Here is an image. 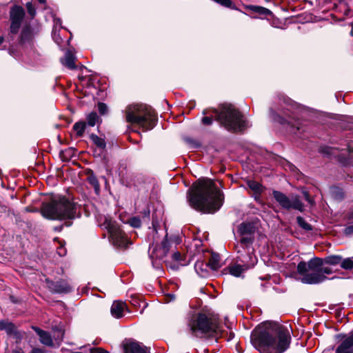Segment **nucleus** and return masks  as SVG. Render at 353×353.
Returning a JSON list of instances; mask_svg holds the SVG:
<instances>
[{"mask_svg":"<svg viewBox=\"0 0 353 353\" xmlns=\"http://www.w3.org/2000/svg\"><path fill=\"white\" fill-rule=\"evenodd\" d=\"M24 17L25 10L21 6L14 5L11 8L10 26L7 37L9 43L8 53L16 59H21L26 55L37 60L41 54L36 48L34 37L39 31H36L29 25H26L18 34Z\"/></svg>","mask_w":353,"mask_h":353,"instance_id":"nucleus-1","label":"nucleus"},{"mask_svg":"<svg viewBox=\"0 0 353 353\" xmlns=\"http://www.w3.org/2000/svg\"><path fill=\"white\" fill-rule=\"evenodd\" d=\"M250 341L261 353H283L289 347L291 337L286 327L266 323L252 332Z\"/></svg>","mask_w":353,"mask_h":353,"instance_id":"nucleus-2","label":"nucleus"},{"mask_svg":"<svg viewBox=\"0 0 353 353\" xmlns=\"http://www.w3.org/2000/svg\"><path fill=\"white\" fill-rule=\"evenodd\" d=\"M190 205L203 213H214L223 203V194L214 182L209 179L200 180L188 190Z\"/></svg>","mask_w":353,"mask_h":353,"instance_id":"nucleus-3","label":"nucleus"},{"mask_svg":"<svg viewBox=\"0 0 353 353\" xmlns=\"http://www.w3.org/2000/svg\"><path fill=\"white\" fill-rule=\"evenodd\" d=\"M239 239L234 245V249L240 261L246 263L247 266L257 263L254 254L253 243L255 241L256 227L252 223H241L237 229Z\"/></svg>","mask_w":353,"mask_h":353,"instance_id":"nucleus-4","label":"nucleus"},{"mask_svg":"<svg viewBox=\"0 0 353 353\" xmlns=\"http://www.w3.org/2000/svg\"><path fill=\"white\" fill-rule=\"evenodd\" d=\"M41 214L46 219L53 220L73 219L77 216L75 203L65 196H56L49 203H43Z\"/></svg>","mask_w":353,"mask_h":353,"instance_id":"nucleus-5","label":"nucleus"},{"mask_svg":"<svg viewBox=\"0 0 353 353\" xmlns=\"http://www.w3.org/2000/svg\"><path fill=\"white\" fill-rule=\"evenodd\" d=\"M126 121L137 125L143 130H150L156 125V114L154 110L145 104L129 105L125 111Z\"/></svg>","mask_w":353,"mask_h":353,"instance_id":"nucleus-6","label":"nucleus"},{"mask_svg":"<svg viewBox=\"0 0 353 353\" xmlns=\"http://www.w3.org/2000/svg\"><path fill=\"white\" fill-rule=\"evenodd\" d=\"M213 114L216 119L230 131H243L248 127V122L232 104H223L220 111L213 110Z\"/></svg>","mask_w":353,"mask_h":353,"instance_id":"nucleus-7","label":"nucleus"},{"mask_svg":"<svg viewBox=\"0 0 353 353\" xmlns=\"http://www.w3.org/2000/svg\"><path fill=\"white\" fill-rule=\"evenodd\" d=\"M323 266L322 259L314 257L310 259L307 263L301 261L297 265V272L302 275L301 281L305 284H319L324 282L327 277L319 270Z\"/></svg>","mask_w":353,"mask_h":353,"instance_id":"nucleus-8","label":"nucleus"},{"mask_svg":"<svg viewBox=\"0 0 353 353\" xmlns=\"http://www.w3.org/2000/svg\"><path fill=\"white\" fill-rule=\"evenodd\" d=\"M188 327L192 335L201 337L203 334L214 335L218 331L219 325L214 316L199 313L191 318Z\"/></svg>","mask_w":353,"mask_h":353,"instance_id":"nucleus-9","label":"nucleus"},{"mask_svg":"<svg viewBox=\"0 0 353 353\" xmlns=\"http://www.w3.org/2000/svg\"><path fill=\"white\" fill-rule=\"evenodd\" d=\"M103 225L108 230L110 241L114 245L120 248L127 247L128 239L114 221L110 218H105Z\"/></svg>","mask_w":353,"mask_h":353,"instance_id":"nucleus-10","label":"nucleus"},{"mask_svg":"<svg viewBox=\"0 0 353 353\" xmlns=\"http://www.w3.org/2000/svg\"><path fill=\"white\" fill-rule=\"evenodd\" d=\"M272 195L276 202L284 209H294L300 212L303 210V204L298 196H292L290 198L283 192L277 190H274Z\"/></svg>","mask_w":353,"mask_h":353,"instance_id":"nucleus-11","label":"nucleus"},{"mask_svg":"<svg viewBox=\"0 0 353 353\" xmlns=\"http://www.w3.org/2000/svg\"><path fill=\"white\" fill-rule=\"evenodd\" d=\"M170 243L168 240L166 235L162 241L161 245L154 247L152 248V250H151V248H150L149 253L150 258L152 259H163L167 256L170 249Z\"/></svg>","mask_w":353,"mask_h":353,"instance_id":"nucleus-12","label":"nucleus"},{"mask_svg":"<svg viewBox=\"0 0 353 353\" xmlns=\"http://www.w3.org/2000/svg\"><path fill=\"white\" fill-rule=\"evenodd\" d=\"M48 288L54 293H68L72 290L71 285L65 280L56 282L46 279Z\"/></svg>","mask_w":353,"mask_h":353,"instance_id":"nucleus-13","label":"nucleus"},{"mask_svg":"<svg viewBox=\"0 0 353 353\" xmlns=\"http://www.w3.org/2000/svg\"><path fill=\"white\" fill-rule=\"evenodd\" d=\"M125 353H148V347L141 343L133 341L127 340L123 343Z\"/></svg>","mask_w":353,"mask_h":353,"instance_id":"nucleus-14","label":"nucleus"},{"mask_svg":"<svg viewBox=\"0 0 353 353\" xmlns=\"http://www.w3.org/2000/svg\"><path fill=\"white\" fill-rule=\"evenodd\" d=\"M336 353H353V331L344 338L337 347Z\"/></svg>","mask_w":353,"mask_h":353,"instance_id":"nucleus-15","label":"nucleus"},{"mask_svg":"<svg viewBox=\"0 0 353 353\" xmlns=\"http://www.w3.org/2000/svg\"><path fill=\"white\" fill-rule=\"evenodd\" d=\"M236 261L239 263L230 266L229 268L230 273L234 276H240L242 272L247 270L249 268H253L256 263H254L252 265L247 266L246 263L240 261L236 254Z\"/></svg>","mask_w":353,"mask_h":353,"instance_id":"nucleus-16","label":"nucleus"},{"mask_svg":"<svg viewBox=\"0 0 353 353\" xmlns=\"http://www.w3.org/2000/svg\"><path fill=\"white\" fill-rule=\"evenodd\" d=\"M32 330L35 331V332L39 335V341L40 342L48 347H52L53 340L52 339V336L50 334L46 331L42 330L41 329L39 328L38 327L32 326Z\"/></svg>","mask_w":353,"mask_h":353,"instance_id":"nucleus-17","label":"nucleus"},{"mask_svg":"<svg viewBox=\"0 0 353 353\" xmlns=\"http://www.w3.org/2000/svg\"><path fill=\"white\" fill-rule=\"evenodd\" d=\"M194 270L201 277H207L210 275V268L207 263L198 260L194 265Z\"/></svg>","mask_w":353,"mask_h":353,"instance_id":"nucleus-18","label":"nucleus"},{"mask_svg":"<svg viewBox=\"0 0 353 353\" xmlns=\"http://www.w3.org/2000/svg\"><path fill=\"white\" fill-rule=\"evenodd\" d=\"M75 60L76 57L74 54L70 50H68L65 53L64 57L61 59V62L68 69L74 70L77 68V65H75Z\"/></svg>","mask_w":353,"mask_h":353,"instance_id":"nucleus-19","label":"nucleus"},{"mask_svg":"<svg viewBox=\"0 0 353 353\" xmlns=\"http://www.w3.org/2000/svg\"><path fill=\"white\" fill-rule=\"evenodd\" d=\"M125 308V303L119 301H114L110 309L111 314L114 317L119 319L123 316Z\"/></svg>","mask_w":353,"mask_h":353,"instance_id":"nucleus-20","label":"nucleus"},{"mask_svg":"<svg viewBox=\"0 0 353 353\" xmlns=\"http://www.w3.org/2000/svg\"><path fill=\"white\" fill-rule=\"evenodd\" d=\"M285 114L288 117V118H286V119L283 118V117H281L280 115H279L272 109L270 110V117L274 121L278 122L279 123L282 124V125H285L287 123L288 125L293 126L294 124H293V122L292 120V118L291 117V116L285 112Z\"/></svg>","mask_w":353,"mask_h":353,"instance_id":"nucleus-21","label":"nucleus"},{"mask_svg":"<svg viewBox=\"0 0 353 353\" xmlns=\"http://www.w3.org/2000/svg\"><path fill=\"white\" fill-rule=\"evenodd\" d=\"M247 184L249 188L254 192L255 194V199H259L260 194H261L264 189L262 185L259 182L253 180L248 181Z\"/></svg>","mask_w":353,"mask_h":353,"instance_id":"nucleus-22","label":"nucleus"},{"mask_svg":"<svg viewBox=\"0 0 353 353\" xmlns=\"http://www.w3.org/2000/svg\"><path fill=\"white\" fill-rule=\"evenodd\" d=\"M0 330H5L10 335L16 334L15 325L7 321H0Z\"/></svg>","mask_w":353,"mask_h":353,"instance_id":"nucleus-23","label":"nucleus"},{"mask_svg":"<svg viewBox=\"0 0 353 353\" xmlns=\"http://www.w3.org/2000/svg\"><path fill=\"white\" fill-rule=\"evenodd\" d=\"M207 263L210 266L211 270H217L221 267L219 255L216 254H212Z\"/></svg>","mask_w":353,"mask_h":353,"instance_id":"nucleus-24","label":"nucleus"},{"mask_svg":"<svg viewBox=\"0 0 353 353\" xmlns=\"http://www.w3.org/2000/svg\"><path fill=\"white\" fill-rule=\"evenodd\" d=\"M323 265L328 264L330 265H340L341 262V256L339 255H331L322 259Z\"/></svg>","mask_w":353,"mask_h":353,"instance_id":"nucleus-25","label":"nucleus"},{"mask_svg":"<svg viewBox=\"0 0 353 353\" xmlns=\"http://www.w3.org/2000/svg\"><path fill=\"white\" fill-rule=\"evenodd\" d=\"M220 336L221 337L225 338L228 341L232 340L234 337V333L231 330H221L219 327L218 331L214 333V336Z\"/></svg>","mask_w":353,"mask_h":353,"instance_id":"nucleus-26","label":"nucleus"},{"mask_svg":"<svg viewBox=\"0 0 353 353\" xmlns=\"http://www.w3.org/2000/svg\"><path fill=\"white\" fill-rule=\"evenodd\" d=\"M90 138L94 145H96L99 149L104 150L105 148L106 143L103 139L94 134H90Z\"/></svg>","mask_w":353,"mask_h":353,"instance_id":"nucleus-27","label":"nucleus"},{"mask_svg":"<svg viewBox=\"0 0 353 353\" xmlns=\"http://www.w3.org/2000/svg\"><path fill=\"white\" fill-rule=\"evenodd\" d=\"M85 123L83 121L77 122L73 125V130L76 132L78 137H82L85 129Z\"/></svg>","mask_w":353,"mask_h":353,"instance_id":"nucleus-28","label":"nucleus"},{"mask_svg":"<svg viewBox=\"0 0 353 353\" xmlns=\"http://www.w3.org/2000/svg\"><path fill=\"white\" fill-rule=\"evenodd\" d=\"M86 120L88 125L93 127L99 121V117L96 112H92L87 116Z\"/></svg>","mask_w":353,"mask_h":353,"instance_id":"nucleus-29","label":"nucleus"},{"mask_svg":"<svg viewBox=\"0 0 353 353\" xmlns=\"http://www.w3.org/2000/svg\"><path fill=\"white\" fill-rule=\"evenodd\" d=\"M88 183L94 188V190L97 193H98L100 190V185L97 178L92 174L88 177Z\"/></svg>","mask_w":353,"mask_h":353,"instance_id":"nucleus-30","label":"nucleus"},{"mask_svg":"<svg viewBox=\"0 0 353 353\" xmlns=\"http://www.w3.org/2000/svg\"><path fill=\"white\" fill-rule=\"evenodd\" d=\"M247 8L248 9L251 10L252 11H253L256 13H259L260 14L266 15L270 12L268 9L265 8L263 7H261V6H248Z\"/></svg>","mask_w":353,"mask_h":353,"instance_id":"nucleus-31","label":"nucleus"},{"mask_svg":"<svg viewBox=\"0 0 353 353\" xmlns=\"http://www.w3.org/2000/svg\"><path fill=\"white\" fill-rule=\"evenodd\" d=\"M296 221L297 223L302 229L306 231H311L312 230V225L309 224L303 217L297 216Z\"/></svg>","mask_w":353,"mask_h":353,"instance_id":"nucleus-32","label":"nucleus"},{"mask_svg":"<svg viewBox=\"0 0 353 353\" xmlns=\"http://www.w3.org/2000/svg\"><path fill=\"white\" fill-rule=\"evenodd\" d=\"M172 258L173 261L177 262L178 264L180 265L183 266L188 265V262L185 261L183 257L182 256L179 252H174L173 254L172 255Z\"/></svg>","mask_w":353,"mask_h":353,"instance_id":"nucleus-33","label":"nucleus"},{"mask_svg":"<svg viewBox=\"0 0 353 353\" xmlns=\"http://www.w3.org/2000/svg\"><path fill=\"white\" fill-rule=\"evenodd\" d=\"M341 267L345 270H351L353 268V260L350 258L343 259L340 263Z\"/></svg>","mask_w":353,"mask_h":353,"instance_id":"nucleus-34","label":"nucleus"},{"mask_svg":"<svg viewBox=\"0 0 353 353\" xmlns=\"http://www.w3.org/2000/svg\"><path fill=\"white\" fill-rule=\"evenodd\" d=\"M128 223L134 228H139L141 226V221L138 216H133L129 219Z\"/></svg>","mask_w":353,"mask_h":353,"instance_id":"nucleus-35","label":"nucleus"},{"mask_svg":"<svg viewBox=\"0 0 353 353\" xmlns=\"http://www.w3.org/2000/svg\"><path fill=\"white\" fill-rule=\"evenodd\" d=\"M98 110L101 115H104L108 112V106L105 103L99 102L97 105Z\"/></svg>","mask_w":353,"mask_h":353,"instance_id":"nucleus-36","label":"nucleus"},{"mask_svg":"<svg viewBox=\"0 0 353 353\" xmlns=\"http://www.w3.org/2000/svg\"><path fill=\"white\" fill-rule=\"evenodd\" d=\"M61 21L60 19H54V28H53V34L54 37H55L57 31L59 30L61 28Z\"/></svg>","mask_w":353,"mask_h":353,"instance_id":"nucleus-37","label":"nucleus"},{"mask_svg":"<svg viewBox=\"0 0 353 353\" xmlns=\"http://www.w3.org/2000/svg\"><path fill=\"white\" fill-rule=\"evenodd\" d=\"M332 194L337 199H342L343 198V193L338 188H334L332 190Z\"/></svg>","mask_w":353,"mask_h":353,"instance_id":"nucleus-38","label":"nucleus"},{"mask_svg":"<svg viewBox=\"0 0 353 353\" xmlns=\"http://www.w3.org/2000/svg\"><path fill=\"white\" fill-rule=\"evenodd\" d=\"M26 8L29 14L33 17L36 14V10L30 2L26 3Z\"/></svg>","mask_w":353,"mask_h":353,"instance_id":"nucleus-39","label":"nucleus"},{"mask_svg":"<svg viewBox=\"0 0 353 353\" xmlns=\"http://www.w3.org/2000/svg\"><path fill=\"white\" fill-rule=\"evenodd\" d=\"M319 270L323 274V275L325 276V274H331L332 273V270L330 268L323 267V265L319 268Z\"/></svg>","mask_w":353,"mask_h":353,"instance_id":"nucleus-40","label":"nucleus"},{"mask_svg":"<svg viewBox=\"0 0 353 353\" xmlns=\"http://www.w3.org/2000/svg\"><path fill=\"white\" fill-rule=\"evenodd\" d=\"M212 118L211 117H205L202 119V123L203 125H210L212 123Z\"/></svg>","mask_w":353,"mask_h":353,"instance_id":"nucleus-41","label":"nucleus"},{"mask_svg":"<svg viewBox=\"0 0 353 353\" xmlns=\"http://www.w3.org/2000/svg\"><path fill=\"white\" fill-rule=\"evenodd\" d=\"M66 252H67L66 249L63 246H61L57 248V254L60 256H65L66 254Z\"/></svg>","mask_w":353,"mask_h":353,"instance_id":"nucleus-42","label":"nucleus"},{"mask_svg":"<svg viewBox=\"0 0 353 353\" xmlns=\"http://www.w3.org/2000/svg\"><path fill=\"white\" fill-rule=\"evenodd\" d=\"M90 353H109V352L102 348L97 347V348H91Z\"/></svg>","mask_w":353,"mask_h":353,"instance_id":"nucleus-43","label":"nucleus"},{"mask_svg":"<svg viewBox=\"0 0 353 353\" xmlns=\"http://www.w3.org/2000/svg\"><path fill=\"white\" fill-rule=\"evenodd\" d=\"M345 218L349 221H353V207L349 210L345 215Z\"/></svg>","mask_w":353,"mask_h":353,"instance_id":"nucleus-44","label":"nucleus"},{"mask_svg":"<svg viewBox=\"0 0 353 353\" xmlns=\"http://www.w3.org/2000/svg\"><path fill=\"white\" fill-rule=\"evenodd\" d=\"M345 234L347 235L353 234V225L347 226L345 228Z\"/></svg>","mask_w":353,"mask_h":353,"instance_id":"nucleus-45","label":"nucleus"},{"mask_svg":"<svg viewBox=\"0 0 353 353\" xmlns=\"http://www.w3.org/2000/svg\"><path fill=\"white\" fill-rule=\"evenodd\" d=\"M63 332L61 330H58L57 339H55L56 341H59V343L63 340Z\"/></svg>","mask_w":353,"mask_h":353,"instance_id":"nucleus-46","label":"nucleus"},{"mask_svg":"<svg viewBox=\"0 0 353 353\" xmlns=\"http://www.w3.org/2000/svg\"><path fill=\"white\" fill-rule=\"evenodd\" d=\"M303 195H304V198L305 199L310 203H313V201L312 199L310 198V194H308L307 192H303Z\"/></svg>","mask_w":353,"mask_h":353,"instance_id":"nucleus-47","label":"nucleus"},{"mask_svg":"<svg viewBox=\"0 0 353 353\" xmlns=\"http://www.w3.org/2000/svg\"><path fill=\"white\" fill-rule=\"evenodd\" d=\"M323 152L327 154H335V153L332 151V148H327L322 150Z\"/></svg>","mask_w":353,"mask_h":353,"instance_id":"nucleus-48","label":"nucleus"},{"mask_svg":"<svg viewBox=\"0 0 353 353\" xmlns=\"http://www.w3.org/2000/svg\"><path fill=\"white\" fill-rule=\"evenodd\" d=\"M174 299H175V295H174V294H169L168 295L167 301H168V302H170V301H171L174 300Z\"/></svg>","mask_w":353,"mask_h":353,"instance_id":"nucleus-49","label":"nucleus"},{"mask_svg":"<svg viewBox=\"0 0 353 353\" xmlns=\"http://www.w3.org/2000/svg\"><path fill=\"white\" fill-rule=\"evenodd\" d=\"M31 353H45V352L41 350V349H39V348H34Z\"/></svg>","mask_w":353,"mask_h":353,"instance_id":"nucleus-50","label":"nucleus"},{"mask_svg":"<svg viewBox=\"0 0 353 353\" xmlns=\"http://www.w3.org/2000/svg\"><path fill=\"white\" fill-rule=\"evenodd\" d=\"M12 353H24L21 348H16L12 351Z\"/></svg>","mask_w":353,"mask_h":353,"instance_id":"nucleus-51","label":"nucleus"},{"mask_svg":"<svg viewBox=\"0 0 353 353\" xmlns=\"http://www.w3.org/2000/svg\"><path fill=\"white\" fill-rule=\"evenodd\" d=\"M332 351H333V347H331V348H327V349L325 350L322 353H332Z\"/></svg>","mask_w":353,"mask_h":353,"instance_id":"nucleus-52","label":"nucleus"},{"mask_svg":"<svg viewBox=\"0 0 353 353\" xmlns=\"http://www.w3.org/2000/svg\"><path fill=\"white\" fill-rule=\"evenodd\" d=\"M144 216L145 217H149L150 216V210H145L143 212Z\"/></svg>","mask_w":353,"mask_h":353,"instance_id":"nucleus-53","label":"nucleus"},{"mask_svg":"<svg viewBox=\"0 0 353 353\" xmlns=\"http://www.w3.org/2000/svg\"><path fill=\"white\" fill-rule=\"evenodd\" d=\"M5 39L3 36H0V46L3 43Z\"/></svg>","mask_w":353,"mask_h":353,"instance_id":"nucleus-54","label":"nucleus"},{"mask_svg":"<svg viewBox=\"0 0 353 353\" xmlns=\"http://www.w3.org/2000/svg\"><path fill=\"white\" fill-rule=\"evenodd\" d=\"M39 3H46V0H37Z\"/></svg>","mask_w":353,"mask_h":353,"instance_id":"nucleus-55","label":"nucleus"},{"mask_svg":"<svg viewBox=\"0 0 353 353\" xmlns=\"http://www.w3.org/2000/svg\"><path fill=\"white\" fill-rule=\"evenodd\" d=\"M12 1H14V3H18L20 0H12Z\"/></svg>","mask_w":353,"mask_h":353,"instance_id":"nucleus-56","label":"nucleus"},{"mask_svg":"<svg viewBox=\"0 0 353 353\" xmlns=\"http://www.w3.org/2000/svg\"><path fill=\"white\" fill-rule=\"evenodd\" d=\"M203 113L204 114H208V112H207V111H206V110H203Z\"/></svg>","mask_w":353,"mask_h":353,"instance_id":"nucleus-57","label":"nucleus"}]
</instances>
